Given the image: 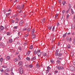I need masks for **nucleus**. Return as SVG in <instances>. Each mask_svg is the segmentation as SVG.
Wrapping results in <instances>:
<instances>
[{"label": "nucleus", "mask_w": 75, "mask_h": 75, "mask_svg": "<svg viewBox=\"0 0 75 75\" xmlns=\"http://www.w3.org/2000/svg\"><path fill=\"white\" fill-rule=\"evenodd\" d=\"M62 13H63V14H64V13H65V10H63L62 11Z\"/></svg>", "instance_id": "nucleus-26"}, {"label": "nucleus", "mask_w": 75, "mask_h": 75, "mask_svg": "<svg viewBox=\"0 0 75 75\" xmlns=\"http://www.w3.org/2000/svg\"><path fill=\"white\" fill-rule=\"evenodd\" d=\"M6 59L7 60H9L10 59V57L9 56H8L6 57Z\"/></svg>", "instance_id": "nucleus-12"}, {"label": "nucleus", "mask_w": 75, "mask_h": 75, "mask_svg": "<svg viewBox=\"0 0 75 75\" xmlns=\"http://www.w3.org/2000/svg\"><path fill=\"white\" fill-rule=\"evenodd\" d=\"M17 8L18 9H19V10H20V9H21V7H20V6H18L17 7Z\"/></svg>", "instance_id": "nucleus-18"}, {"label": "nucleus", "mask_w": 75, "mask_h": 75, "mask_svg": "<svg viewBox=\"0 0 75 75\" xmlns=\"http://www.w3.org/2000/svg\"><path fill=\"white\" fill-rule=\"evenodd\" d=\"M73 63L74 64V65H75V59L73 61Z\"/></svg>", "instance_id": "nucleus-30"}, {"label": "nucleus", "mask_w": 75, "mask_h": 75, "mask_svg": "<svg viewBox=\"0 0 75 75\" xmlns=\"http://www.w3.org/2000/svg\"><path fill=\"white\" fill-rule=\"evenodd\" d=\"M24 5L23 4L22 6H21V7L22 8H24Z\"/></svg>", "instance_id": "nucleus-48"}, {"label": "nucleus", "mask_w": 75, "mask_h": 75, "mask_svg": "<svg viewBox=\"0 0 75 75\" xmlns=\"http://www.w3.org/2000/svg\"><path fill=\"white\" fill-rule=\"evenodd\" d=\"M67 32L66 33H65L63 35V37L64 38V37H65V36H66V35H67Z\"/></svg>", "instance_id": "nucleus-19"}, {"label": "nucleus", "mask_w": 75, "mask_h": 75, "mask_svg": "<svg viewBox=\"0 0 75 75\" xmlns=\"http://www.w3.org/2000/svg\"><path fill=\"white\" fill-rule=\"evenodd\" d=\"M62 3H63V5H65V1H63L62 2Z\"/></svg>", "instance_id": "nucleus-31"}, {"label": "nucleus", "mask_w": 75, "mask_h": 75, "mask_svg": "<svg viewBox=\"0 0 75 75\" xmlns=\"http://www.w3.org/2000/svg\"><path fill=\"white\" fill-rule=\"evenodd\" d=\"M17 61H18V59L17 58H15L14 60V61H15V62H17Z\"/></svg>", "instance_id": "nucleus-28"}, {"label": "nucleus", "mask_w": 75, "mask_h": 75, "mask_svg": "<svg viewBox=\"0 0 75 75\" xmlns=\"http://www.w3.org/2000/svg\"><path fill=\"white\" fill-rule=\"evenodd\" d=\"M70 55L71 57H73V55H74V54H73L72 53H71Z\"/></svg>", "instance_id": "nucleus-36"}, {"label": "nucleus", "mask_w": 75, "mask_h": 75, "mask_svg": "<svg viewBox=\"0 0 75 75\" xmlns=\"http://www.w3.org/2000/svg\"><path fill=\"white\" fill-rule=\"evenodd\" d=\"M35 32V29H33L32 30V34H34V33Z\"/></svg>", "instance_id": "nucleus-7"}, {"label": "nucleus", "mask_w": 75, "mask_h": 75, "mask_svg": "<svg viewBox=\"0 0 75 75\" xmlns=\"http://www.w3.org/2000/svg\"><path fill=\"white\" fill-rule=\"evenodd\" d=\"M18 64L19 65H20V66H21V65H22V64H23V63L22 62H20L18 63Z\"/></svg>", "instance_id": "nucleus-11"}, {"label": "nucleus", "mask_w": 75, "mask_h": 75, "mask_svg": "<svg viewBox=\"0 0 75 75\" xmlns=\"http://www.w3.org/2000/svg\"><path fill=\"white\" fill-rule=\"evenodd\" d=\"M61 70H64V67H63V66H61Z\"/></svg>", "instance_id": "nucleus-24"}, {"label": "nucleus", "mask_w": 75, "mask_h": 75, "mask_svg": "<svg viewBox=\"0 0 75 75\" xmlns=\"http://www.w3.org/2000/svg\"><path fill=\"white\" fill-rule=\"evenodd\" d=\"M37 54L38 56H40V55H41V52H40V50H38Z\"/></svg>", "instance_id": "nucleus-3"}, {"label": "nucleus", "mask_w": 75, "mask_h": 75, "mask_svg": "<svg viewBox=\"0 0 75 75\" xmlns=\"http://www.w3.org/2000/svg\"><path fill=\"white\" fill-rule=\"evenodd\" d=\"M0 46H1V47H3V46H4V44L3 43H1L0 44Z\"/></svg>", "instance_id": "nucleus-22"}, {"label": "nucleus", "mask_w": 75, "mask_h": 75, "mask_svg": "<svg viewBox=\"0 0 75 75\" xmlns=\"http://www.w3.org/2000/svg\"><path fill=\"white\" fill-rule=\"evenodd\" d=\"M23 31H26L27 30V28H24L23 29Z\"/></svg>", "instance_id": "nucleus-49"}, {"label": "nucleus", "mask_w": 75, "mask_h": 75, "mask_svg": "<svg viewBox=\"0 0 75 75\" xmlns=\"http://www.w3.org/2000/svg\"><path fill=\"white\" fill-rule=\"evenodd\" d=\"M59 23H57V26H58L59 25Z\"/></svg>", "instance_id": "nucleus-61"}, {"label": "nucleus", "mask_w": 75, "mask_h": 75, "mask_svg": "<svg viewBox=\"0 0 75 75\" xmlns=\"http://www.w3.org/2000/svg\"><path fill=\"white\" fill-rule=\"evenodd\" d=\"M19 71L20 72V74H22L23 73V69L22 68H20L19 69Z\"/></svg>", "instance_id": "nucleus-2"}, {"label": "nucleus", "mask_w": 75, "mask_h": 75, "mask_svg": "<svg viewBox=\"0 0 75 75\" xmlns=\"http://www.w3.org/2000/svg\"><path fill=\"white\" fill-rule=\"evenodd\" d=\"M18 28V26H15L13 28L14 29H17Z\"/></svg>", "instance_id": "nucleus-38"}, {"label": "nucleus", "mask_w": 75, "mask_h": 75, "mask_svg": "<svg viewBox=\"0 0 75 75\" xmlns=\"http://www.w3.org/2000/svg\"><path fill=\"white\" fill-rule=\"evenodd\" d=\"M58 70H55V71H54V73L55 74H56L57 73H58Z\"/></svg>", "instance_id": "nucleus-34"}, {"label": "nucleus", "mask_w": 75, "mask_h": 75, "mask_svg": "<svg viewBox=\"0 0 75 75\" xmlns=\"http://www.w3.org/2000/svg\"><path fill=\"white\" fill-rule=\"evenodd\" d=\"M0 71L1 72H3L4 71V70L2 69H1L0 70Z\"/></svg>", "instance_id": "nucleus-39"}, {"label": "nucleus", "mask_w": 75, "mask_h": 75, "mask_svg": "<svg viewBox=\"0 0 75 75\" xmlns=\"http://www.w3.org/2000/svg\"><path fill=\"white\" fill-rule=\"evenodd\" d=\"M71 13H72V14H74V11H73L72 9H71Z\"/></svg>", "instance_id": "nucleus-29"}, {"label": "nucleus", "mask_w": 75, "mask_h": 75, "mask_svg": "<svg viewBox=\"0 0 75 75\" xmlns=\"http://www.w3.org/2000/svg\"><path fill=\"white\" fill-rule=\"evenodd\" d=\"M57 67L58 70H61V67H60L57 66Z\"/></svg>", "instance_id": "nucleus-14"}, {"label": "nucleus", "mask_w": 75, "mask_h": 75, "mask_svg": "<svg viewBox=\"0 0 75 75\" xmlns=\"http://www.w3.org/2000/svg\"><path fill=\"white\" fill-rule=\"evenodd\" d=\"M48 72H49V71H48L46 70V74H48Z\"/></svg>", "instance_id": "nucleus-56"}, {"label": "nucleus", "mask_w": 75, "mask_h": 75, "mask_svg": "<svg viewBox=\"0 0 75 75\" xmlns=\"http://www.w3.org/2000/svg\"><path fill=\"white\" fill-rule=\"evenodd\" d=\"M48 28L50 30H51V28H52V26H48Z\"/></svg>", "instance_id": "nucleus-25"}, {"label": "nucleus", "mask_w": 75, "mask_h": 75, "mask_svg": "<svg viewBox=\"0 0 75 75\" xmlns=\"http://www.w3.org/2000/svg\"><path fill=\"white\" fill-rule=\"evenodd\" d=\"M50 62H52V63H54V61L52 60V59H51L50 60Z\"/></svg>", "instance_id": "nucleus-33"}, {"label": "nucleus", "mask_w": 75, "mask_h": 75, "mask_svg": "<svg viewBox=\"0 0 75 75\" xmlns=\"http://www.w3.org/2000/svg\"><path fill=\"white\" fill-rule=\"evenodd\" d=\"M33 65H29V68H32V67H33Z\"/></svg>", "instance_id": "nucleus-45"}, {"label": "nucleus", "mask_w": 75, "mask_h": 75, "mask_svg": "<svg viewBox=\"0 0 75 75\" xmlns=\"http://www.w3.org/2000/svg\"><path fill=\"white\" fill-rule=\"evenodd\" d=\"M57 16H58V14H56L55 15V19L57 18Z\"/></svg>", "instance_id": "nucleus-37"}, {"label": "nucleus", "mask_w": 75, "mask_h": 75, "mask_svg": "<svg viewBox=\"0 0 75 75\" xmlns=\"http://www.w3.org/2000/svg\"><path fill=\"white\" fill-rule=\"evenodd\" d=\"M55 28V26H53V28H52V31H54V30Z\"/></svg>", "instance_id": "nucleus-50"}, {"label": "nucleus", "mask_w": 75, "mask_h": 75, "mask_svg": "<svg viewBox=\"0 0 75 75\" xmlns=\"http://www.w3.org/2000/svg\"><path fill=\"white\" fill-rule=\"evenodd\" d=\"M47 71H48L49 72V71H50V70L51 69V68L50 67H47Z\"/></svg>", "instance_id": "nucleus-13"}, {"label": "nucleus", "mask_w": 75, "mask_h": 75, "mask_svg": "<svg viewBox=\"0 0 75 75\" xmlns=\"http://www.w3.org/2000/svg\"><path fill=\"white\" fill-rule=\"evenodd\" d=\"M62 55V54L61 53H59V54H58L57 56L58 57H61V55Z\"/></svg>", "instance_id": "nucleus-17"}, {"label": "nucleus", "mask_w": 75, "mask_h": 75, "mask_svg": "<svg viewBox=\"0 0 75 75\" xmlns=\"http://www.w3.org/2000/svg\"><path fill=\"white\" fill-rule=\"evenodd\" d=\"M11 75H14V73H13V72L12 71H11Z\"/></svg>", "instance_id": "nucleus-58"}, {"label": "nucleus", "mask_w": 75, "mask_h": 75, "mask_svg": "<svg viewBox=\"0 0 75 75\" xmlns=\"http://www.w3.org/2000/svg\"><path fill=\"white\" fill-rule=\"evenodd\" d=\"M71 40H72V38H70L69 39V42H71Z\"/></svg>", "instance_id": "nucleus-53"}, {"label": "nucleus", "mask_w": 75, "mask_h": 75, "mask_svg": "<svg viewBox=\"0 0 75 75\" xmlns=\"http://www.w3.org/2000/svg\"><path fill=\"white\" fill-rule=\"evenodd\" d=\"M2 67L3 68H7V67L5 66H2Z\"/></svg>", "instance_id": "nucleus-46"}, {"label": "nucleus", "mask_w": 75, "mask_h": 75, "mask_svg": "<svg viewBox=\"0 0 75 75\" xmlns=\"http://www.w3.org/2000/svg\"><path fill=\"white\" fill-rule=\"evenodd\" d=\"M33 35H32V38H35V37H36V36H35V35L34 34H32Z\"/></svg>", "instance_id": "nucleus-10"}, {"label": "nucleus", "mask_w": 75, "mask_h": 75, "mask_svg": "<svg viewBox=\"0 0 75 75\" xmlns=\"http://www.w3.org/2000/svg\"><path fill=\"white\" fill-rule=\"evenodd\" d=\"M21 33V32H19L18 33V35H20V34Z\"/></svg>", "instance_id": "nucleus-64"}, {"label": "nucleus", "mask_w": 75, "mask_h": 75, "mask_svg": "<svg viewBox=\"0 0 75 75\" xmlns=\"http://www.w3.org/2000/svg\"><path fill=\"white\" fill-rule=\"evenodd\" d=\"M7 35H10V33H9V32L7 33Z\"/></svg>", "instance_id": "nucleus-63"}, {"label": "nucleus", "mask_w": 75, "mask_h": 75, "mask_svg": "<svg viewBox=\"0 0 75 75\" xmlns=\"http://www.w3.org/2000/svg\"><path fill=\"white\" fill-rule=\"evenodd\" d=\"M27 31L28 32H29L30 31V28H28L27 29Z\"/></svg>", "instance_id": "nucleus-52"}, {"label": "nucleus", "mask_w": 75, "mask_h": 75, "mask_svg": "<svg viewBox=\"0 0 75 75\" xmlns=\"http://www.w3.org/2000/svg\"><path fill=\"white\" fill-rule=\"evenodd\" d=\"M66 41H69V38L67 37L66 38Z\"/></svg>", "instance_id": "nucleus-27"}, {"label": "nucleus", "mask_w": 75, "mask_h": 75, "mask_svg": "<svg viewBox=\"0 0 75 75\" xmlns=\"http://www.w3.org/2000/svg\"><path fill=\"white\" fill-rule=\"evenodd\" d=\"M18 58L19 60H21V58L20 57V56H18Z\"/></svg>", "instance_id": "nucleus-51"}, {"label": "nucleus", "mask_w": 75, "mask_h": 75, "mask_svg": "<svg viewBox=\"0 0 75 75\" xmlns=\"http://www.w3.org/2000/svg\"><path fill=\"white\" fill-rule=\"evenodd\" d=\"M57 64H59L60 63V61L59 60H57Z\"/></svg>", "instance_id": "nucleus-40"}, {"label": "nucleus", "mask_w": 75, "mask_h": 75, "mask_svg": "<svg viewBox=\"0 0 75 75\" xmlns=\"http://www.w3.org/2000/svg\"><path fill=\"white\" fill-rule=\"evenodd\" d=\"M45 18H44L43 20V23H45Z\"/></svg>", "instance_id": "nucleus-55"}, {"label": "nucleus", "mask_w": 75, "mask_h": 75, "mask_svg": "<svg viewBox=\"0 0 75 75\" xmlns=\"http://www.w3.org/2000/svg\"><path fill=\"white\" fill-rule=\"evenodd\" d=\"M67 47L68 48H70L71 47L70 46V45H68L67 46Z\"/></svg>", "instance_id": "nucleus-47"}, {"label": "nucleus", "mask_w": 75, "mask_h": 75, "mask_svg": "<svg viewBox=\"0 0 75 75\" xmlns=\"http://www.w3.org/2000/svg\"><path fill=\"white\" fill-rule=\"evenodd\" d=\"M3 61V57H1L0 59V61L1 62H2Z\"/></svg>", "instance_id": "nucleus-20"}, {"label": "nucleus", "mask_w": 75, "mask_h": 75, "mask_svg": "<svg viewBox=\"0 0 75 75\" xmlns=\"http://www.w3.org/2000/svg\"><path fill=\"white\" fill-rule=\"evenodd\" d=\"M28 33H27V34H26L25 36V37H28Z\"/></svg>", "instance_id": "nucleus-41"}, {"label": "nucleus", "mask_w": 75, "mask_h": 75, "mask_svg": "<svg viewBox=\"0 0 75 75\" xmlns=\"http://www.w3.org/2000/svg\"><path fill=\"white\" fill-rule=\"evenodd\" d=\"M58 51H59L58 50H56V52L55 54V56H57V55H58Z\"/></svg>", "instance_id": "nucleus-5"}, {"label": "nucleus", "mask_w": 75, "mask_h": 75, "mask_svg": "<svg viewBox=\"0 0 75 75\" xmlns=\"http://www.w3.org/2000/svg\"><path fill=\"white\" fill-rule=\"evenodd\" d=\"M18 21H19L18 19V18H16L15 20V21H16L15 23H17L18 22Z\"/></svg>", "instance_id": "nucleus-8"}, {"label": "nucleus", "mask_w": 75, "mask_h": 75, "mask_svg": "<svg viewBox=\"0 0 75 75\" xmlns=\"http://www.w3.org/2000/svg\"><path fill=\"white\" fill-rule=\"evenodd\" d=\"M40 67V64H39L38 63L37 64L36 66V68L38 69Z\"/></svg>", "instance_id": "nucleus-4"}, {"label": "nucleus", "mask_w": 75, "mask_h": 75, "mask_svg": "<svg viewBox=\"0 0 75 75\" xmlns=\"http://www.w3.org/2000/svg\"><path fill=\"white\" fill-rule=\"evenodd\" d=\"M23 21H21L20 22H19V24L20 25H23Z\"/></svg>", "instance_id": "nucleus-6"}, {"label": "nucleus", "mask_w": 75, "mask_h": 75, "mask_svg": "<svg viewBox=\"0 0 75 75\" xmlns=\"http://www.w3.org/2000/svg\"><path fill=\"white\" fill-rule=\"evenodd\" d=\"M69 11V9L67 10V11H66V13H67H67H68V12Z\"/></svg>", "instance_id": "nucleus-60"}, {"label": "nucleus", "mask_w": 75, "mask_h": 75, "mask_svg": "<svg viewBox=\"0 0 75 75\" xmlns=\"http://www.w3.org/2000/svg\"><path fill=\"white\" fill-rule=\"evenodd\" d=\"M57 59L58 60H61L62 59L61 58H59V57H57Z\"/></svg>", "instance_id": "nucleus-35"}, {"label": "nucleus", "mask_w": 75, "mask_h": 75, "mask_svg": "<svg viewBox=\"0 0 75 75\" xmlns=\"http://www.w3.org/2000/svg\"><path fill=\"white\" fill-rule=\"evenodd\" d=\"M73 44H74V45H75V40H73Z\"/></svg>", "instance_id": "nucleus-57"}, {"label": "nucleus", "mask_w": 75, "mask_h": 75, "mask_svg": "<svg viewBox=\"0 0 75 75\" xmlns=\"http://www.w3.org/2000/svg\"><path fill=\"white\" fill-rule=\"evenodd\" d=\"M42 55L43 56H44V57H45V56H46V55H47V54L45 53H43Z\"/></svg>", "instance_id": "nucleus-21"}, {"label": "nucleus", "mask_w": 75, "mask_h": 75, "mask_svg": "<svg viewBox=\"0 0 75 75\" xmlns=\"http://www.w3.org/2000/svg\"><path fill=\"white\" fill-rule=\"evenodd\" d=\"M5 75H8V73H5Z\"/></svg>", "instance_id": "nucleus-59"}, {"label": "nucleus", "mask_w": 75, "mask_h": 75, "mask_svg": "<svg viewBox=\"0 0 75 75\" xmlns=\"http://www.w3.org/2000/svg\"><path fill=\"white\" fill-rule=\"evenodd\" d=\"M26 59L27 60H28V61H29L30 60V58L28 57H27L26 58Z\"/></svg>", "instance_id": "nucleus-43"}, {"label": "nucleus", "mask_w": 75, "mask_h": 75, "mask_svg": "<svg viewBox=\"0 0 75 75\" xmlns=\"http://www.w3.org/2000/svg\"><path fill=\"white\" fill-rule=\"evenodd\" d=\"M57 45H58L59 46V45H60V42H58V43H57Z\"/></svg>", "instance_id": "nucleus-62"}, {"label": "nucleus", "mask_w": 75, "mask_h": 75, "mask_svg": "<svg viewBox=\"0 0 75 75\" xmlns=\"http://www.w3.org/2000/svg\"><path fill=\"white\" fill-rule=\"evenodd\" d=\"M9 42L11 43V42H13V40H12V39H10L9 40Z\"/></svg>", "instance_id": "nucleus-16"}, {"label": "nucleus", "mask_w": 75, "mask_h": 75, "mask_svg": "<svg viewBox=\"0 0 75 75\" xmlns=\"http://www.w3.org/2000/svg\"><path fill=\"white\" fill-rule=\"evenodd\" d=\"M69 69L70 70L73 71H74V70H75V67L73 66H71L70 67Z\"/></svg>", "instance_id": "nucleus-1"}, {"label": "nucleus", "mask_w": 75, "mask_h": 75, "mask_svg": "<svg viewBox=\"0 0 75 75\" xmlns=\"http://www.w3.org/2000/svg\"><path fill=\"white\" fill-rule=\"evenodd\" d=\"M34 54H35V55H36V54H37V51L35 50L34 52Z\"/></svg>", "instance_id": "nucleus-23"}, {"label": "nucleus", "mask_w": 75, "mask_h": 75, "mask_svg": "<svg viewBox=\"0 0 75 75\" xmlns=\"http://www.w3.org/2000/svg\"><path fill=\"white\" fill-rule=\"evenodd\" d=\"M69 6L70 8H71V4H69Z\"/></svg>", "instance_id": "nucleus-32"}, {"label": "nucleus", "mask_w": 75, "mask_h": 75, "mask_svg": "<svg viewBox=\"0 0 75 75\" xmlns=\"http://www.w3.org/2000/svg\"><path fill=\"white\" fill-rule=\"evenodd\" d=\"M30 48V49H32L33 48V45H31Z\"/></svg>", "instance_id": "nucleus-42"}, {"label": "nucleus", "mask_w": 75, "mask_h": 75, "mask_svg": "<svg viewBox=\"0 0 75 75\" xmlns=\"http://www.w3.org/2000/svg\"><path fill=\"white\" fill-rule=\"evenodd\" d=\"M69 14H67V19L68 18H69Z\"/></svg>", "instance_id": "nucleus-44"}, {"label": "nucleus", "mask_w": 75, "mask_h": 75, "mask_svg": "<svg viewBox=\"0 0 75 75\" xmlns=\"http://www.w3.org/2000/svg\"><path fill=\"white\" fill-rule=\"evenodd\" d=\"M30 51H28L27 52L28 55H29V54H30Z\"/></svg>", "instance_id": "nucleus-54"}, {"label": "nucleus", "mask_w": 75, "mask_h": 75, "mask_svg": "<svg viewBox=\"0 0 75 75\" xmlns=\"http://www.w3.org/2000/svg\"><path fill=\"white\" fill-rule=\"evenodd\" d=\"M3 29H4V27L3 26H1L0 28V30H3Z\"/></svg>", "instance_id": "nucleus-15"}, {"label": "nucleus", "mask_w": 75, "mask_h": 75, "mask_svg": "<svg viewBox=\"0 0 75 75\" xmlns=\"http://www.w3.org/2000/svg\"><path fill=\"white\" fill-rule=\"evenodd\" d=\"M36 59V57H34L31 59V61H33V60H35Z\"/></svg>", "instance_id": "nucleus-9"}]
</instances>
